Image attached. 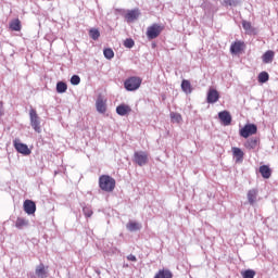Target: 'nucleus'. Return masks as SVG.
Returning <instances> with one entry per match:
<instances>
[{
    "label": "nucleus",
    "instance_id": "obj_24",
    "mask_svg": "<svg viewBox=\"0 0 278 278\" xmlns=\"http://www.w3.org/2000/svg\"><path fill=\"white\" fill-rule=\"evenodd\" d=\"M10 29H12V31H21V20L16 18L11 21Z\"/></svg>",
    "mask_w": 278,
    "mask_h": 278
},
{
    "label": "nucleus",
    "instance_id": "obj_13",
    "mask_svg": "<svg viewBox=\"0 0 278 278\" xmlns=\"http://www.w3.org/2000/svg\"><path fill=\"white\" fill-rule=\"evenodd\" d=\"M257 194H258L257 189L249 190L248 191V203H250L251 205H255V203H257Z\"/></svg>",
    "mask_w": 278,
    "mask_h": 278
},
{
    "label": "nucleus",
    "instance_id": "obj_4",
    "mask_svg": "<svg viewBox=\"0 0 278 278\" xmlns=\"http://www.w3.org/2000/svg\"><path fill=\"white\" fill-rule=\"evenodd\" d=\"M29 117H30V126L37 134H40L42 131V128H40V117L38 116V113L36 110L31 109L29 111Z\"/></svg>",
    "mask_w": 278,
    "mask_h": 278
},
{
    "label": "nucleus",
    "instance_id": "obj_22",
    "mask_svg": "<svg viewBox=\"0 0 278 278\" xmlns=\"http://www.w3.org/2000/svg\"><path fill=\"white\" fill-rule=\"evenodd\" d=\"M126 229H128V231H140V229H142V226L136 222H129L126 225Z\"/></svg>",
    "mask_w": 278,
    "mask_h": 278
},
{
    "label": "nucleus",
    "instance_id": "obj_34",
    "mask_svg": "<svg viewBox=\"0 0 278 278\" xmlns=\"http://www.w3.org/2000/svg\"><path fill=\"white\" fill-rule=\"evenodd\" d=\"M170 118L173 123H179L181 121V114L179 113H170Z\"/></svg>",
    "mask_w": 278,
    "mask_h": 278
},
{
    "label": "nucleus",
    "instance_id": "obj_16",
    "mask_svg": "<svg viewBox=\"0 0 278 278\" xmlns=\"http://www.w3.org/2000/svg\"><path fill=\"white\" fill-rule=\"evenodd\" d=\"M140 16V12L138 10H130L126 13L125 18L128 23L136 21Z\"/></svg>",
    "mask_w": 278,
    "mask_h": 278
},
{
    "label": "nucleus",
    "instance_id": "obj_19",
    "mask_svg": "<svg viewBox=\"0 0 278 278\" xmlns=\"http://www.w3.org/2000/svg\"><path fill=\"white\" fill-rule=\"evenodd\" d=\"M16 229H25V227H29V220L18 217L15 222Z\"/></svg>",
    "mask_w": 278,
    "mask_h": 278
},
{
    "label": "nucleus",
    "instance_id": "obj_32",
    "mask_svg": "<svg viewBox=\"0 0 278 278\" xmlns=\"http://www.w3.org/2000/svg\"><path fill=\"white\" fill-rule=\"evenodd\" d=\"M71 84L72 86H79V84H81V78L79 75H73L71 78Z\"/></svg>",
    "mask_w": 278,
    "mask_h": 278
},
{
    "label": "nucleus",
    "instance_id": "obj_25",
    "mask_svg": "<svg viewBox=\"0 0 278 278\" xmlns=\"http://www.w3.org/2000/svg\"><path fill=\"white\" fill-rule=\"evenodd\" d=\"M89 37L92 39V40H99V38L101 37V31H99L98 28H91L89 30Z\"/></svg>",
    "mask_w": 278,
    "mask_h": 278
},
{
    "label": "nucleus",
    "instance_id": "obj_8",
    "mask_svg": "<svg viewBox=\"0 0 278 278\" xmlns=\"http://www.w3.org/2000/svg\"><path fill=\"white\" fill-rule=\"evenodd\" d=\"M220 99V93L216 89H210L206 97L207 103H216Z\"/></svg>",
    "mask_w": 278,
    "mask_h": 278
},
{
    "label": "nucleus",
    "instance_id": "obj_37",
    "mask_svg": "<svg viewBox=\"0 0 278 278\" xmlns=\"http://www.w3.org/2000/svg\"><path fill=\"white\" fill-rule=\"evenodd\" d=\"M127 260H129V262H137L136 255L129 254L127 256Z\"/></svg>",
    "mask_w": 278,
    "mask_h": 278
},
{
    "label": "nucleus",
    "instance_id": "obj_36",
    "mask_svg": "<svg viewBox=\"0 0 278 278\" xmlns=\"http://www.w3.org/2000/svg\"><path fill=\"white\" fill-rule=\"evenodd\" d=\"M242 27L245 31H251V22L243 21L242 22Z\"/></svg>",
    "mask_w": 278,
    "mask_h": 278
},
{
    "label": "nucleus",
    "instance_id": "obj_31",
    "mask_svg": "<svg viewBox=\"0 0 278 278\" xmlns=\"http://www.w3.org/2000/svg\"><path fill=\"white\" fill-rule=\"evenodd\" d=\"M240 4V0H224L223 5H230L236 8Z\"/></svg>",
    "mask_w": 278,
    "mask_h": 278
},
{
    "label": "nucleus",
    "instance_id": "obj_6",
    "mask_svg": "<svg viewBox=\"0 0 278 278\" xmlns=\"http://www.w3.org/2000/svg\"><path fill=\"white\" fill-rule=\"evenodd\" d=\"M257 134V126L255 124H247L243 128L240 129V136L242 138H249Z\"/></svg>",
    "mask_w": 278,
    "mask_h": 278
},
{
    "label": "nucleus",
    "instance_id": "obj_38",
    "mask_svg": "<svg viewBox=\"0 0 278 278\" xmlns=\"http://www.w3.org/2000/svg\"><path fill=\"white\" fill-rule=\"evenodd\" d=\"M0 116H3V111H1V109H0Z\"/></svg>",
    "mask_w": 278,
    "mask_h": 278
},
{
    "label": "nucleus",
    "instance_id": "obj_1",
    "mask_svg": "<svg viewBox=\"0 0 278 278\" xmlns=\"http://www.w3.org/2000/svg\"><path fill=\"white\" fill-rule=\"evenodd\" d=\"M99 188L100 190H103V192H114V188H116V179L110 175H102L99 177Z\"/></svg>",
    "mask_w": 278,
    "mask_h": 278
},
{
    "label": "nucleus",
    "instance_id": "obj_26",
    "mask_svg": "<svg viewBox=\"0 0 278 278\" xmlns=\"http://www.w3.org/2000/svg\"><path fill=\"white\" fill-rule=\"evenodd\" d=\"M257 138H251L245 142V148L248 149H256L257 148Z\"/></svg>",
    "mask_w": 278,
    "mask_h": 278
},
{
    "label": "nucleus",
    "instance_id": "obj_2",
    "mask_svg": "<svg viewBox=\"0 0 278 278\" xmlns=\"http://www.w3.org/2000/svg\"><path fill=\"white\" fill-rule=\"evenodd\" d=\"M141 85H142V78L132 76L125 80L124 88L128 92H134L135 90H138V88H140Z\"/></svg>",
    "mask_w": 278,
    "mask_h": 278
},
{
    "label": "nucleus",
    "instance_id": "obj_10",
    "mask_svg": "<svg viewBox=\"0 0 278 278\" xmlns=\"http://www.w3.org/2000/svg\"><path fill=\"white\" fill-rule=\"evenodd\" d=\"M24 212L28 214L29 216L31 214H36V203L31 200H26L24 202Z\"/></svg>",
    "mask_w": 278,
    "mask_h": 278
},
{
    "label": "nucleus",
    "instance_id": "obj_7",
    "mask_svg": "<svg viewBox=\"0 0 278 278\" xmlns=\"http://www.w3.org/2000/svg\"><path fill=\"white\" fill-rule=\"evenodd\" d=\"M13 144H14L17 153H22V155H30L31 154V150H29V147H27V144H25V143H21L20 140H14Z\"/></svg>",
    "mask_w": 278,
    "mask_h": 278
},
{
    "label": "nucleus",
    "instance_id": "obj_3",
    "mask_svg": "<svg viewBox=\"0 0 278 278\" xmlns=\"http://www.w3.org/2000/svg\"><path fill=\"white\" fill-rule=\"evenodd\" d=\"M162 31H164V26L160 24H153L152 26L148 27L147 37L149 40H155V38H157Z\"/></svg>",
    "mask_w": 278,
    "mask_h": 278
},
{
    "label": "nucleus",
    "instance_id": "obj_14",
    "mask_svg": "<svg viewBox=\"0 0 278 278\" xmlns=\"http://www.w3.org/2000/svg\"><path fill=\"white\" fill-rule=\"evenodd\" d=\"M35 275L39 278H47L49 277V273L47 271V268H45V264H39L35 269Z\"/></svg>",
    "mask_w": 278,
    "mask_h": 278
},
{
    "label": "nucleus",
    "instance_id": "obj_30",
    "mask_svg": "<svg viewBox=\"0 0 278 278\" xmlns=\"http://www.w3.org/2000/svg\"><path fill=\"white\" fill-rule=\"evenodd\" d=\"M243 278H255V270L253 269H247L241 273Z\"/></svg>",
    "mask_w": 278,
    "mask_h": 278
},
{
    "label": "nucleus",
    "instance_id": "obj_29",
    "mask_svg": "<svg viewBox=\"0 0 278 278\" xmlns=\"http://www.w3.org/2000/svg\"><path fill=\"white\" fill-rule=\"evenodd\" d=\"M103 55L104 58H106V60H112V58H114V50H112L111 48H105L103 50Z\"/></svg>",
    "mask_w": 278,
    "mask_h": 278
},
{
    "label": "nucleus",
    "instance_id": "obj_11",
    "mask_svg": "<svg viewBox=\"0 0 278 278\" xmlns=\"http://www.w3.org/2000/svg\"><path fill=\"white\" fill-rule=\"evenodd\" d=\"M96 108H97V112H99V114H105V112L108 110V105L105 104V100H103L102 97H99L97 99Z\"/></svg>",
    "mask_w": 278,
    "mask_h": 278
},
{
    "label": "nucleus",
    "instance_id": "obj_5",
    "mask_svg": "<svg viewBox=\"0 0 278 278\" xmlns=\"http://www.w3.org/2000/svg\"><path fill=\"white\" fill-rule=\"evenodd\" d=\"M134 162L135 164H138V166H146L149 162V154L144 151L135 152Z\"/></svg>",
    "mask_w": 278,
    "mask_h": 278
},
{
    "label": "nucleus",
    "instance_id": "obj_9",
    "mask_svg": "<svg viewBox=\"0 0 278 278\" xmlns=\"http://www.w3.org/2000/svg\"><path fill=\"white\" fill-rule=\"evenodd\" d=\"M218 118L226 127L231 125V114L229 111H222L218 113Z\"/></svg>",
    "mask_w": 278,
    "mask_h": 278
},
{
    "label": "nucleus",
    "instance_id": "obj_12",
    "mask_svg": "<svg viewBox=\"0 0 278 278\" xmlns=\"http://www.w3.org/2000/svg\"><path fill=\"white\" fill-rule=\"evenodd\" d=\"M232 155L236 159V163L240 164L244 160V152L240 148H232Z\"/></svg>",
    "mask_w": 278,
    "mask_h": 278
},
{
    "label": "nucleus",
    "instance_id": "obj_18",
    "mask_svg": "<svg viewBox=\"0 0 278 278\" xmlns=\"http://www.w3.org/2000/svg\"><path fill=\"white\" fill-rule=\"evenodd\" d=\"M154 278H173V271L170 269H160Z\"/></svg>",
    "mask_w": 278,
    "mask_h": 278
},
{
    "label": "nucleus",
    "instance_id": "obj_23",
    "mask_svg": "<svg viewBox=\"0 0 278 278\" xmlns=\"http://www.w3.org/2000/svg\"><path fill=\"white\" fill-rule=\"evenodd\" d=\"M66 90H68V85H66V83L64 81H59L56 84V92L59 94H64V92H66Z\"/></svg>",
    "mask_w": 278,
    "mask_h": 278
},
{
    "label": "nucleus",
    "instance_id": "obj_21",
    "mask_svg": "<svg viewBox=\"0 0 278 278\" xmlns=\"http://www.w3.org/2000/svg\"><path fill=\"white\" fill-rule=\"evenodd\" d=\"M260 173L264 179H270L271 172H270V167H268L267 165L261 166Z\"/></svg>",
    "mask_w": 278,
    "mask_h": 278
},
{
    "label": "nucleus",
    "instance_id": "obj_20",
    "mask_svg": "<svg viewBox=\"0 0 278 278\" xmlns=\"http://www.w3.org/2000/svg\"><path fill=\"white\" fill-rule=\"evenodd\" d=\"M181 90L182 92H186V94L192 93V85L190 84V80L184 79L181 81Z\"/></svg>",
    "mask_w": 278,
    "mask_h": 278
},
{
    "label": "nucleus",
    "instance_id": "obj_33",
    "mask_svg": "<svg viewBox=\"0 0 278 278\" xmlns=\"http://www.w3.org/2000/svg\"><path fill=\"white\" fill-rule=\"evenodd\" d=\"M83 213L86 216V218H90L93 214L92 207H90V206L83 207Z\"/></svg>",
    "mask_w": 278,
    "mask_h": 278
},
{
    "label": "nucleus",
    "instance_id": "obj_28",
    "mask_svg": "<svg viewBox=\"0 0 278 278\" xmlns=\"http://www.w3.org/2000/svg\"><path fill=\"white\" fill-rule=\"evenodd\" d=\"M269 78H270V76L268 75V72H261L258 74L260 84H266V81H268Z\"/></svg>",
    "mask_w": 278,
    "mask_h": 278
},
{
    "label": "nucleus",
    "instance_id": "obj_35",
    "mask_svg": "<svg viewBox=\"0 0 278 278\" xmlns=\"http://www.w3.org/2000/svg\"><path fill=\"white\" fill-rule=\"evenodd\" d=\"M135 45L136 42L131 38H128L124 41V47H126V49H132Z\"/></svg>",
    "mask_w": 278,
    "mask_h": 278
},
{
    "label": "nucleus",
    "instance_id": "obj_15",
    "mask_svg": "<svg viewBox=\"0 0 278 278\" xmlns=\"http://www.w3.org/2000/svg\"><path fill=\"white\" fill-rule=\"evenodd\" d=\"M129 112H131V108L127 104H119L116 108V113L118 114V116H127Z\"/></svg>",
    "mask_w": 278,
    "mask_h": 278
},
{
    "label": "nucleus",
    "instance_id": "obj_27",
    "mask_svg": "<svg viewBox=\"0 0 278 278\" xmlns=\"http://www.w3.org/2000/svg\"><path fill=\"white\" fill-rule=\"evenodd\" d=\"M231 53H240L242 51V43L241 42H235L230 46Z\"/></svg>",
    "mask_w": 278,
    "mask_h": 278
},
{
    "label": "nucleus",
    "instance_id": "obj_17",
    "mask_svg": "<svg viewBox=\"0 0 278 278\" xmlns=\"http://www.w3.org/2000/svg\"><path fill=\"white\" fill-rule=\"evenodd\" d=\"M262 60H263L264 64H270L273 62V60H275V51H273V50L266 51L263 54Z\"/></svg>",
    "mask_w": 278,
    "mask_h": 278
}]
</instances>
